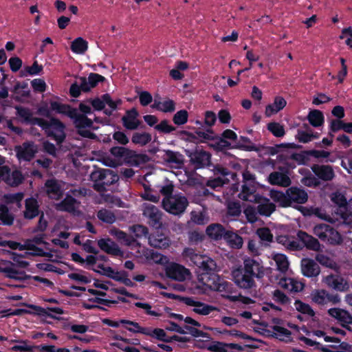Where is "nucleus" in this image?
Returning <instances> with one entry per match:
<instances>
[{"instance_id": "nucleus-39", "label": "nucleus", "mask_w": 352, "mask_h": 352, "mask_svg": "<svg viewBox=\"0 0 352 352\" xmlns=\"http://www.w3.org/2000/svg\"><path fill=\"white\" fill-rule=\"evenodd\" d=\"M271 198L276 202L279 203L280 206L284 208L290 206V201L288 192H283L278 190H272L270 192Z\"/></svg>"}, {"instance_id": "nucleus-45", "label": "nucleus", "mask_w": 352, "mask_h": 352, "mask_svg": "<svg viewBox=\"0 0 352 352\" xmlns=\"http://www.w3.org/2000/svg\"><path fill=\"white\" fill-rule=\"evenodd\" d=\"M97 217L101 221L109 224L113 223L116 220V217L114 213L107 209L100 210L97 212Z\"/></svg>"}, {"instance_id": "nucleus-13", "label": "nucleus", "mask_w": 352, "mask_h": 352, "mask_svg": "<svg viewBox=\"0 0 352 352\" xmlns=\"http://www.w3.org/2000/svg\"><path fill=\"white\" fill-rule=\"evenodd\" d=\"M45 188L47 195L50 199L59 200L63 195L62 186L55 178L47 179L45 182Z\"/></svg>"}, {"instance_id": "nucleus-41", "label": "nucleus", "mask_w": 352, "mask_h": 352, "mask_svg": "<svg viewBox=\"0 0 352 352\" xmlns=\"http://www.w3.org/2000/svg\"><path fill=\"white\" fill-rule=\"evenodd\" d=\"M265 201L257 206V212L260 215L270 217L276 210V206L269 199L265 198Z\"/></svg>"}, {"instance_id": "nucleus-36", "label": "nucleus", "mask_w": 352, "mask_h": 352, "mask_svg": "<svg viewBox=\"0 0 352 352\" xmlns=\"http://www.w3.org/2000/svg\"><path fill=\"white\" fill-rule=\"evenodd\" d=\"M223 239L232 248L240 249L243 243V238L231 230L227 231Z\"/></svg>"}, {"instance_id": "nucleus-38", "label": "nucleus", "mask_w": 352, "mask_h": 352, "mask_svg": "<svg viewBox=\"0 0 352 352\" xmlns=\"http://www.w3.org/2000/svg\"><path fill=\"white\" fill-rule=\"evenodd\" d=\"M271 198L276 202L279 203L280 206L284 208L290 206V201L288 192H283L278 190H272L270 192Z\"/></svg>"}, {"instance_id": "nucleus-14", "label": "nucleus", "mask_w": 352, "mask_h": 352, "mask_svg": "<svg viewBox=\"0 0 352 352\" xmlns=\"http://www.w3.org/2000/svg\"><path fill=\"white\" fill-rule=\"evenodd\" d=\"M139 113L135 108L126 110L125 115L122 118L123 126L127 130H136L141 122L138 119Z\"/></svg>"}, {"instance_id": "nucleus-2", "label": "nucleus", "mask_w": 352, "mask_h": 352, "mask_svg": "<svg viewBox=\"0 0 352 352\" xmlns=\"http://www.w3.org/2000/svg\"><path fill=\"white\" fill-rule=\"evenodd\" d=\"M163 208L168 213L173 215H181L187 206L188 201L187 198L180 194L174 195L173 197L164 198L162 202Z\"/></svg>"}, {"instance_id": "nucleus-8", "label": "nucleus", "mask_w": 352, "mask_h": 352, "mask_svg": "<svg viewBox=\"0 0 352 352\" xmlns=\"http://www.w3.org/2000/svg\"><path fill=\"white\" fill-rule=\"evenodd\" d=\"M331 201L337 206L334 210L337 219L340 220L344 223V217H347L349 213V202H347L345 196L340 192H333L331 196Z\"/></svg>"}, {"instance_id": "nucleus-60", "label": "nucleus", "mask_w": 352, "mask_h": 352, "mask_svg": "<svg viewBox=\"0 0 352 352\" xmlns=\"http://www.w3.org/2000/svg\"><path fill=\"white\" fill-rule=\"evenodd\" d=\"M12 342H19L23 344L22 345H14L11 347V350L13 351H21V352H34V346H28L27 345L26 340H13L11 341Z\"/></svg>"}, {"instance_id": "nucleus-30", "label": "nucleus", "mask_w": 352, "mask_h": 352, "mask_svg": "<svg viewBox=\"0 0 352 352\" xmlns=\"http://www.w3.org/2000/svg\"><path fill=\"white\" fill-rule=\"evenodd\" d=\"M234 149H239L245 151H258V148L252 142V140L245 136H240L237 138L236 144L233 145Z\"/></svg>"}, {"instance_id": "nucleus-16", "label": "nucleus", "mask_w": 352, "mask_h": 352, "mask_svg": "<svg viewBox=\"0 0 352 352\" xmlns=\"http://www.w3.org/2000/svg\"><path fill=\"white\" fill-rule=\"evenodd\" d=\"M315 175L324 182L331 181L335 177V173L330 165L314 164L311 167Z\"/></svg>"}, {"instance_id": "nucleus-35", "label": "nucleus", "mask_w": 352, "mask_h": 352, "mask_svg": "<svg viewBox=\"0 0 352 352\" xmlns=\"http://www.w3.org/2000/svg\"><path fill=\"white\" fill-rule=\"evenodd\" d=\"M77 200L70 195H66L65 197L57 205L56 208L60 211L73 212L75 211Z\"/></svg>"}, {"instance_id": "nucleus-32", "label": "nucleus", "mask_w": 352, "mask_h": 352, "mask_svg": "<svg viewBox=\"0 0 352 352\" xmlns=\"http://www.w3.org/2000/svg\"><path fill=\"white\" fill-rule=\"evenodd\" d=\"M209 146L217 152H222L226 154V151L229 149H234L233 145L228 140L221 138V136H217L212 143L209 144Z\"/></svg>"}, {"instance_id": "nucleus-6", "label": "nucleus", "mask_w": 352, "mask_h": 352, "mask_svg": "<svg viewBox=\"0 0 352 352\" xmlns=\"http://www.w3.org/2000/svg\"><path fill=\"white\" fill-rule=\"evenodd\" d=\"M110 153L113 156L130 164H138L140 161L146 162L147 158L146 155L137 154L135 151L123 146H113Z\"/></svg>"}, {"instance_id": "nucleus-17", "label": "nucleus", "mask_w": 352, "mask_h": 352, "mask_svg": "<svg viewBox=\"0 0 352 352\" xmlns=\"http://www.w3.org/2000/svg\"><path fill=\"white\" fill-rule=\"evenodd\" d=\"M297 237L303 248L305 247L307 250L319 251L320 250V244L318 240L306 232L299 230L297 233Z\"/></svg>"}, {"instance_id": "nucleus-28", "label": "nucleus", "mask_w": 352, "mask_h": 352, "mask_svg": "<svg viewBox=\"0 0 352 352\" xmlns=\"http://www.w3.org/2000/svg\"><path fill=\"white\" fill-rule=\"evenodd\" d=\"M50 104L51 111H54L56 113L63 114L70 118L73 116V111L75 108L67 104H63L56 100H50L49 102Z\"/></svg>"}, {"instance_id": "nucleus-12", "label": "nucleus", "mask_w": 352, "mask_h": 352, "mask_svg": "<svg viewBox=\"0 0 352 352\" xmlns=\"http://www.w3.org/2000/svg\"><path fill=\"white\" fill-rule=\"evenodd\" d=\"M248 274L254 278H261L264 276L263 266L257 261L253 258H247L244 260L243 267L241 268Z\"/></svg>"}, {"instance_id": "nucleus-19", "label": "nucleus", "mask_w": 352, "mask_h": 352, "mask_svg": "<svg viewBox=\"0 0 352 352\" xmlns=\"http://www.w3.org/2000/svg\"><path fill=\"white\" fill-rule=\"evenodd\" d=\"M148 243L151 247L157 249H166L170 245V239L164 234L158 230L148 236Z\"/></svg>"}, {"instance_id": "nucleus-33", "label": "nucleus", "mask_w": 352, "mask_h": 352, "mask_svg": "<svg viewBox=\"0 0 352 352\" xmlns=\"http://www.w3.org/2000/svg\"><path fill=\"white\" fill-rule=\"evenodd\" d=\"M164 160L168 164H175L178 166L182 165L184 162V155L178 151L172 150H164Z\"/></svg>"}, {"instance_id": "nucleus-10", "label": "nucleus", "mask_w": 352, "mask_h": 352, "mask_svg": "<svg viewBox=\"0 0 352 352\" xmlns=\"http://www.w3.org/2000/svg\"><path fill=\"white\" fill-rule=\"evenodd\" d=\"M143 214L148 219L149 226L155 229H159L162 227V212L156 206L152 204L146 206Z\"/></svg>"}, {"instance_id": "nucleus-9", "label": "nucleus", "mask_w": 352, "mask_h": 352, "mask_svg": "<svg viewBox=\"0 0 352 352\" xmlns=\"http://www.w3.org/2000/svg\"><path fill=\"white\" fill-rule=\"evenodd\" d=\"M233 280L236 285L244 289H252L256 287L254 278L245 273L241 268L237 269L232 272Z\"/></svg>"}, {"instance_id": "nucleus-64", "label": "nucleus", "mask_w": 352, "mask_h": 352, "mask_svg": "<svg viewBox=\"0 0 352 352\" xmlns=\"http://www.w3.org/2000/svg\"><path fill=\"white\" fill-rule=\"evenodd\" d=\"M228 214L234 217H238L241 213V207L239 202L233 201L228 205Z\"/></svg>"}, {"instance_id": "nucleus-23", "label": "nucleus", "mask_w": 352, "mask_h": 352, "mask_svg": "<svg viewBox=\"0 0 352 352\" xmlns=\"http://www.w3.org/2000/svg\"><path fill=\"white\" fill-rule=\"evenodd\" d=\"M42 211L39 209V204L36 199L30 197L25 201V210L23 217L25 219L31 220L38 217Z\"/></svg>"}, {"instance_id": "nucleus-55", "label": "nucleus", "mask_w": 352, "mask_h": 352, "mask_svg": "<svg viewBox=\"0 0 352 352\" xmlns=\"http://www.w3.org/2000/svg\"><path fill=\"white\" fill-rule=\"evenodd\" d=\"M331 230V226L325 223L316 225L314 228V233L318 238L323 241L327 238L329 231Z\"/></svg>"}, {"instance_id": "nucleus-49", "label": "nucleus", "mask_w": 352, "mask_h": 352, "mask_svg": "<svg viewBox=\"0 0 352 352\" xmlns=\"http://www.w3.org/2000/svg\"><path fill=\"white\" fill-rule=\"evenodd\" d=\"M267 128L276 138L283 137L285 134L283 125L278 122H271L267 124Z\"/></svg>"}, {"instance_id": "nucleus-51", "label": "nucleus", "mask_w": 352, "mask_h": 352, "mask_svg": "<svg viewBox=\"0 0 352 352\" xmlns=\"http://www.w3.org/2000/svg\"><path fill=\"white\" fill-rule=\"evenodd\" d=\"M155 129L160 133L170 134L176 130V127L170 124L168 120H162L155 126Z\"/></svg>"}, {"instance_id": "nucleus-52", "label": "nucleus", "mask_w": 352, "mask_h": 352, "mask_svg": "<svg viewBox=\"0 0 352 352\" xmlns=\"http://www.w3.org/2000/svg\"><path fill=\"white\" fill-rule=\"evenodd\" d=\"M324 241L331 245H337L341 243L342 239L340 233L331 226V230L329 231L327 236L324 239Z\"/></svg>"}, {"instance_id": "nucleus-46", "label": "nucleus", "mask_w": 352, "mask_h": 352, "mask_svg": "<svg viewBox=\"0 0 352 352\" xmlns=\"http://www.w3.org/2000/svg\"><path fill=\"white\" fill-rule=\"evenodd\" d=\"M210 170H211L214 175L217 177H226L228 175H231L232 178L233 179L234 176H236V173H232L230 171V170L224 166H223L221 164H213L211 162V167L208 168Z\"/></svg>"}, {"instance_id": "nucleus-48", "label": "nucleus", "mask_w": 352, "mask_h": 352, "mask_svg": "<svg viewBox=\"0 0 352 352\" xmlns=\"http://www.w3.org/2000/svg\"><path fill=\"white\" fill-rule=\"evenodd\" d=\"M255 175H253L250 171L246 170L243 173V182L242 192L244 193H250V188L248 185H252L254 183Z\"/></svg>"}, {"instance_id": "nucleus-29", "label": "nucleus", "mask_w": 352, "mask_h": 352, "mask_svg": "<svg viewBox=\"0 0 352 352\" xmlns=\"http://www.w3.org/2000/svg\"><path fill=\"white\" fill-rule=\"evenodd\" d=\"M228 230L219 223H214L208 226L206 233L211 239L218 241L224 239Z\"/></svg>"}, {"instance_id": "nucleus-21", "label": "nucleus", "mask_w": 352, "mask_h": 352, "mask_svg": "<svg viewBox=\"0 0 352 352\" xmlns=\"http://www.w3.org/2000/svg\"><path fill=\"white\" fill-rule=\"evenodd\" d=\"M70 119L73 120V123L76 129L90 128L94 130L98 129V127L94 126L93 121L85 114H80L75 108L73 111V116Z\"/></svg>"}, {"instance_id": "nucleus-11", "label": "nucleus", "mask_w": 352, "mask_h": 352, "mask_svg": "<svg viewBox=\"0 0 352 352\" xmlns=\"http://www.w3.org/2000/svg\"><path fill=\"white\" fill-rule=\"evenodd\" d=\"M330 316L336 318L340 325L349 331H352V328L349 324H352V316L349 311L340 308H330L328 310Z\"/></svg>"}, {"instance_id": "nucleus-53", "label": "nucleus", "mask_w": 352, "mask_h": 352, "mask_svg": "<svg viewBox=\"0 0 352 352\" xmlns=\"http://www.w3.org/2000/svg\"><path fill=\"white\" fill-rule=\"evenodd\" d=\"M273 300L280 305H285L291 303V298H289L283 291L276 289L272 292Z\"/></svg>"}, {"instance_id": "nucleus-4", "label": "nucleus", "mask_w": 352, "mask_h": 352, "mask_svg": "<svg viewBox=\"0 0 352 352\" xmlns=\"http://www.w3.org/2000/svg\"><path fill=\"white\" fill-rule=\"evenodd\" d=\"M192 263L199 268V272L201 276L209 275L215 276L214 272L217 268L216 262L210 257L206 255L195 254L191 257Z\"/></svg>"}, {"instance_id": "nucleus-59", "label": "nucleus", "mask_w": 352, "mask_h": 352, "mask_svg": "<svg viewBox=\"0 0 352 352\" xmlns=\"http://www.w3.org/2000/svg\"><path fill=\"white\" fill-rule=\"evenodd\" d=\"M109 169L97 168L90 174V179L94 184L102 183Z\"/></svg>"}, {"instance_id": "nucleus-44", "label": "nucleus", "mask_w": 352, "mask_h": 352, "mask_svg": "<svg viewBox=\"0 0 352 352\" xmlns=\"http://www.w3.org/2000/svg\"><path fill=\"white\" fill-rule=\"evenodd\" d=\"M14 215L9 212L8 206L0 204V221L6 226H12L14 223Z\"/></svg>"}, {"instance_id": "nucleus-50", "label": "nucleus", "mask_w": 352, "mask_h": 352, "mask_svg": "<svg viewBox=\"0 0 352 352\" xmlns=\"http://www.w3.org/2000/svg\"><path fill=\"white\" fill-rule=\"evenodd\" d=\"M294 305L296 307V309L298 312L302 314H307L311 317L315 316V311L313 310L311 307L309 305L302 302L300 300H296Z\"/></svg>"}, {"instance_id": "nucleus-62", "label": "nucleus", "mask_w": 352, "mask_h": 352, "mask_svg": "<svg viewBox=\"0 0 352 352\" xmlns=\"http://www.w3.org/2000/svg\"><path fill=\"white\" fill-rule=\"evenodd\" d=\"M224 298L228 300L230 302H233L240 301L245 305H250V304L254 302V301L250 297L244 296H242L241 294L225 295Z\"/></svg>"}, {"instance_id": "nucleus-15", "label": "nucleus", "mask_w": 352, "mask_h": 352, "mask_svg": "<svg viewBox=\"0 0 352 352\" xmlns=\"http://www.w3.org/2000/svg\"><path fill=\"white\" fill-rule=\"evenodd\" d=\"M98 245L101 250L108 254L121 257L124 255V252L121 250L118 245L110 238L99 239L98 241Z\"/></svg>"}, {"instance_id": "nucleus-24", "label": "nucleus", "mask_w": 352, "mask_h": 352, "mask_svg": "<svg viewBox=\"0 0 352 352\" xmlns=\"http://www.w3.org/2000/svg\"><path fill=\"white\" fill-rule=\"evenodd\" d=\"M290 201V206L293 202L303 204L308 200V195L307 192L300 188L292 186L287 189Z\"/></svg>"}, {"instance_id": "nucleus-47", "label": "nucleus", "mask_w": 352, "mask_h": 352, "mask_svg": "<svg viewBox=\"0 0 352 352\" xmlns=\"http://www.w3.org/2000/svg\"><path fill=\"white\" fill-rule=\"evenodd\" d=\"M129 230L133 234L134 236L138 239H142L143 237L148 239V236L150 235L148 228L143 225H133L130 227Z\"/></svg>"}, {"instance_id": "nucleus-42", "label": "nucleus", "mask_w": 352, "mask_h": 352, "mask_svg": "<svg viewBox=\"0 0 352 352\" xmlns=\"http://www.w3.org/2000/svg\"><path fill=\"white\" fill-rule=\"evenodd\" d=\"M311 300L318 305H325L327 303L328 292L324 289H316L311 294Z\"/></svg>"}, {"instance_id": "nucleus-3", "label": "nucleus", "mask_w": 352, "mask_h": 352, "mask_svg": "<svg viewBox=\"0 0 352 352\" xmlns=\"http://www.w3.org/2000/svg\"><path fill=\"white\" fill-rule=\"evenodd\" d=\"M186 155L189 157L190 162L194 168L199 169L211 167V154L203 149L185 150Z\"/></svg>"}, {"instance_id": "nucleus-54", "label": "nucleus", "mask_w": 352, "mask_h": 352, "mask_svg": "<svg viewBox=\"0 0 352 352\" xmlns=\"http://www.w3.org/2000/svg\"><path fill=\"white\" fill-rule=\"evenodd\" d=\"M217 290L223 293L222 296L224 298L225 295H232L236 292V289L234 285L228 281H223L218 284Z\"/></svg>"}, {"instance_id": "nucleus-25", "label": "nucleus", "mask_w": 352, "mask_h": 352, "mask_svg": "<svg viewBox=\"0 0 352 352\" xmlns=\"http://www.w3.org/2000/svg\"><path fill=\"white\" fill-rule=\"evenodd\" d=\"M24 305L25 306H27L28 307L35 311V313H34V314L39 316L49 317L52 319H57L58 318L56 316H55L54 315H53L52 314H51L50 312H53V313H55L56 314H60V315H61L64 313L63 309H61L60 307H47L45 309L42 307L35 305H31V304H24Z\"/></svg>"}, {"instance_id": "nucleus-61", "label": "nucleus", "mask_w": 352, "mask_h": 352, "mask_svg": "<svg viewBox=\"0 0 352 352\" xmlns=\"http://www.w3.org/2000/svg\"><path fill=\"white\" fill-rule=\"evenodd\" d=\"M299 146L294 143H282L279 144H276L273 146H269L267 148V152L271 155H274L279 152V149L281 148H297Z\"/></svg>"}, {"instance_id": "nucleus-56", "label": "nucleus", "mask_w": 352, "mask_h": 352, "mask_svg": "<svg viewBox=\"0 0 352 352\" xmlns=\"http://www.w3.org/2000/svg\"><path fill=\"white\" fill-rule=\"evenodd\" d=\"M277 268L282 272H285L287 271L289 267V262L287 256L285 254H276L274 258Z\"/></svg>"}, {"instance_id": "nucleus-57", "label": "nucleus", "mask_w": 352, "mask_h": 352, "mask_svg": "<svg viewBox=\"0 0 352 352\" xmlns=\"http://www.w3.org/2000/svg\"><path fill=\"white\" fill-rule=\"evenodd\" d=\"M188 113L185 109H182L176 112L173 117V122L176 125H183L188 122Z\"/></svg>"}, {"instance_id": "nucleus-27", "label": "nucleus", "mask_w": 352, "mask_h": 352, "mask_svg": "<svg viewBox=\"0 0 352 352\" xmlns=\"http://www.w3.org/2000/svg\"><path fill=\"white\" fill-rule=\"evenodd\" d=\"M268 181L272 185H278L283 187L289 186L292 182L287 174L276 171L270 174Z\"/></svg>"}, {"instance_id": "nucleus-26", "label": "nucleus", "mask_w": 352, "mask_h": 352, "mask_svg": "<svg viewBox=\"0 0 352 352\" xmlns=\"http://www.w3.org/2000/svg\"><path fill=\"white\" fill-rule=\"evenodd\" d=\"M118 180V175L113 170L109 169L102 183L94 184L93 188L98 192L107 191V187L116 184Z\"/></svg>"}, {"instance_id": "nucleus-1", "label": "nucleus", "mask_w": 352, "mask_h": 352, "mask_svg": "<svg viewBox=\"0 0 352 352\" xmlns=\"http://www.w3.org/2000/svg\"><path fill=\"white\" fill-rule=\"evenodd\" d=\"M16 115L27 124L38 125L45 131L47 137L54 140L57 144H61L66 139L65 125L59 119L51 118L47 121L43 118L33 117L31 111L25 107H16Z\"/></svg>"}, {"instance_id": "nucleus-22", "label": "nucleus", "mask_w": 352, "mask_h": 352, "mask_svg": "<svg viewBox=\"0 0 352 352\" xmlns=\"http://www.w3.org/2000/svg\"><path fill=\"white\" fill-rule=\"evenodd\" d=\"M301 270L302 274L308 278L316 277L320 272L319 265L311 258L302 259Z\"/></svg>"}, {"instance_id": "nucleus-20", "label": "nucleus", "mask_w": 352, "mask_h": 352, "mask_svg": "<svg viewBox=\"0 0 352 352\" xmlns=\"http://www.w3.org/2000/svg\"><path fill=\"white\" fill-rule=\"evenodd\" d=\"M324 282L328 287L338 292H345L349 289V284L346 280L338 274H330L326 276Z\"/></svg>"}, {"instance_id": "nucleus-58", "label": "nucleus", "mask_w": 352, "mask_h": 352, "mask_svg": "<svg viewBox=\"0 0 352 352\" xmlns=\"http://www.w3.org/2000/svg\"><path fill=\"white\" fill-rule=\"evenodd\" d=\"M25 73L23 71L21 72V76H25L27 74L34 76L39 74L43 69V67L41 65H38V62L35 60L31 66H27L25 67Z\"/></svg>"}, {"instance_id": "nucleus-7", "label": "nucleus", "mask_w": 352, "mask_h": 352, "mask_svg": "<svg viewBox=\"0 0 352 352\" xmlns=\"http://www.w3.org/2000/svg\"><path fill=\"white\" fill-rule=\"evenodd\" d=\"M165 274L168 278L180 282L184 281L190 276L188 269L176 263L168 265L165 269Z\"/></svg>"}, {"instance_id": "nucleus-40", "label": "nucleus", "mask_w": 352, "mask_h": 352, "mask_svg": "<svg viewBox=\"0 0 352 352\" xmlns=\"http://www.w3.org/2000/svg\"><path fill=\"white\" fill-rule=\"evenodd\" d=\"M88 48V43L81 37L74 39L71 44V50L73 52L78 54H84Z\"/></svg>"}, {"instance_id": "nucleus-18", "label": "nucleus", "mask_w": 352, "mask_h": 352, "mask_svg": "<svg viewBox=\"0 0 352 352\" xmlns=\"http://www.w3.org/2000/svg\"><path fill=\"white\" fill-rule=\"evenodd\" d=\"M184 300L186 305L194 307L192 311L199 315L207 316L210 314L211 311L216 310V307L214 306L195 300L192 297L184 298Z\"/></svg>"}, {"instance_id": "nucleus-5", "label": "nucleus", "mask_w": 352, "mask_h": 352, "mask_svg": "<svg viewBox=\"0 0 352 352\" xmlns=\"http://www.w3.org/2000/svg\"><path fill=\"white\" fill-rule=\"evenodd\" d=\"M0 273H3L4 276L15 280L24 281L31 279L32 276L19 270L14 262L1 260L0 261Z\"/></svg>"}, {"instance_id": "nucleus-43", "label": "nucleus", "mask_w": 352, "mask_h": 352, "mask_svg": "<svg viewBox=\"0 0 352 352\" xmlns=\"http://www.w3.org/2000/svg\"><path fill=\"white\" fill-rule=\"evenodd\" d=\"M152 140L151 135L148 133H134L131 138V141L135 144L144 146L149 143Z\"/></svg>"}, {"instance_id": "nucleus-37", "label": "nucleus", "mask_w": 352, "mask_h": 352, "mask_svg": "<svg viewBox=\"0 0 352 352\" xmlns=\"http://www.w3.org/2000/svg\"><path fill=\"white\" fill-rule=\"evenodd\" d=\"M23 148L18 151L17 156L26 162L31 161L36 152L33 143H24Z\"/></svg>"}, {"instance_id": "nucleus-34", "label": "nucleus", "mask_w": 352, "mask_h": 352, "mask_svg": "<svg viewBox=\"0 0 352 352\" xmlns=\"http://www.w3.org/2000/svg\"><path fill=\"white\" fill-rule=\"evenodd\" d=\"M307 118L309 124L314 127L321 126L324 122V114L318 109L310 110Z\"/></svg>"}, {"instance_id": "nucleus-63", "label": "nucleus", "mask_w": 352, "mask_h": 352, "mask_svg": "<svg viewBox=\"0 0 352 352\" xmlns=\"http://www.w3.org/2000/svg\"><path fill=\"white\" fill-rule=\"evenodd\" d=\"M226 343L212 341L209 343L207 350L211 352H228Z\"/></svg>"}, {"instance_id": "nucleus-31", "label": "nucleus", "mask_w": 352, "mask_h": 352, "mask_svg": "<svg viewBox=\"0 0 352 352\" xmlns=\"http://www.w3.org/2000/svg\"><path fill=\"white\" fill-rule=\"evenodd\" d=\"M121 322L126 329L132 333H140L144 335H151V328L149 327H142L139 323L135 321L121 319Z\"/></svg>"}]
</instances>
